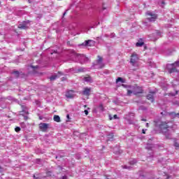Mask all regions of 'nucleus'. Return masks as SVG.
Returning <instances> with one entry per match:
<instances>
[{"label": "nucleus", "mask_w": 179, "mask_h": 179, "mask_svg": "<svg viewBox=\"0 0 179 179\" xmlns=\"http://www.w3.org/2000/svg\"><path fill=\"white\" fill-rule=\"evenodd\" d=\"M138 61H139V56L135 52H134L130 56V64H131L132 66H135L136 64H138Z\"/></svg>", "instance_id": "nucleus-4"}, {"label": "nucleus", "mask_w": 179, "mask_h": 179, "mask_svg": "<svg viewBox=\"0 0 179 179\" xmlns=\"http://www.w3.org/2000/svg\"><path fill=\"white\" fill-rule=\"evenodd\" d=\"M99 108L100 111H104V106L103 105V103H101L99 106Z\"/></svg>", "instance_id": "nucleus-19"}, {"label": "nucleus", "mask_w": 179, "mask_h": 179, "mask_svg": "<svg viewBox=\"0 0 179 179\" xmlns=\"http://www.w3.org/2000/svg\"><path fill=\"white\" fill-rule=\"evenodd\" d=\"M84 80L85 82H90L92 80V78H90V76L85 77Z\"/></svg>", "instance_id": "nucleus-18"}, {"label": "nucleus", "mask_w": 179, "mask_h": 179, "mask_svg": "<svg viewBox=\"0 0 179 179\" xmlns=\"http://www.w3.org/2000/svg\"><path fill=\"white\" fill-rule=\"evenodd\" d=\"M103 62V57L98 56L97 64H101Z\"/></svg>", "instance_id": "nucleus-17"}, {"label": "nucleus", "mask_w": 179, "mask_h": 179, "mask_svg": "<svg viewBox=\"0 0 179 179\" xmlns=\"http://www.w3.org/2000/svg\"><path fill=\"white\" fill-rule=\"evenodd\" d=\"M57 73H58V75L55 74V75L50 76V80L51 81L55 80V79H57V78H59V76H62L64 75V73H63L62 72H61V71H58Z\"/></svg>", "instance_id": "nucleus-7"}, {"label": "nucleus", "mask_w": 179, "mask_h": 179, "mask_svg": "<svg viewBox=\"0 0 179 179\" xmlns=\"http://www.w3.org/2000/svg\"><path fill=\"white\" fill-rule=\"evenodd\" d=\"M11 1H15V0H11Z\"/></svg>", "instance_id": "nucleus-45"}, {"label": "nucleus", "mask_w": 179, "mask_h": 179, "mask_svg": "<svg viewBox=\"0 0 179 179\" xmlns=\"http://www.w3.org/2000/svg\"><path fill=\"white\" fill-rule=\"evenodd\" d=\"M31 68H33L34 69H37V68H38V66H31Z\"/></svg>", "instance_id": "nucleus-27"}, {"label": "nucleus", "mask_w": 179, "mask_h": 179, "mask_svg": "<svg viewBox=\"0 0 179 179\" xmlns=\"http://www.w3.org/2000/svg\"><path fill=\"white\" fill-rule=\"evenodd\" d=\"M91 90H92V88H89V87L84 88V90L83 91V96H86L87 97H89V96H90Z\"/></svg>", "instance_id": "nucleus-8"}, {"label": "nucleus", "mask_w": 179, "mask_h": 179, "mask_svg": "<svg viewBox=\"0 0 179 179\" xmlns=\"http://www.w3.org/2000/svg\"><path fill=\"white\" fill-rule=\"evenodd\" d=\"M122 87H125L126 89H131V90H127V96H131V94H134V96H136L137 97H141L142 94H143V88L142 87H139L138 85H128L125 84L122 85Z\"/></svg>", "instance_id": "nucleus-1"}, {"label": "nucleus", "mask_w": 179, "mask_h": 179, "mask_svg": "<svg viewBox=\"0 0 179 179\" xmlns=\"http://www.w3.org/2000/svg\"><path fill=\"white\" fill-rule=\"evenodd\" d=\"M84 113H85V115H89V111L87 110H85Z\"/></svg>", "instance_id": "nucleus-24"}, {"label": "nucleus", "mask_w": 179, "mask_h": 179, "mask_svg": "<svg viewBox=\"0 0 179 179\" xmlns=\"http://www.w3.org/2000/svg\"><path fill=\"white\" fill-rule=\"evenodd\" d=\"M118 82H121L122 83H125V80H124L122 78L118 77L116 79V83H118Z\"/></svg>", "instance_id": "nucleus-16"}, {"label": "nucleus", "mask_w": 179, "mask_h": 179, "mask_svg": "<svg viewBox=\"0 0 179 179\" xmlns=\"http://www.w3.org/2000/svg\"><path fill=\"white\" fill-rule=\"evenodd\" d=\"M172 96H175V94H172Z\"/></svg>", "instance_id": "nucleus-44"}, {"label": "nucleus", "mask_w": 179, "mask_h": 179, "mask_svg": "<svg viewBox=\"0 0 179 179\" xmlns=\"http://www.w3.org/2000/svg\"><path fill=\"white\" fill-rule=\"evenodd\" d=\"M84 107H87V106L85 105Z\"/></svg>", "instance_id": "nucleus-42"}, {"label": "nucleus", "mask_w": 179, "mask_h": 179, "mask_svg": "<svg viewBox=\"0 0 179 179\" xmlns=\"http://www.w3.org/2000/svg\"><path fill=\"white\" fill-rule=\"evenodd\" d=\"M147 16H148V19L150 22H155L156 19H157V15L156 14H153L150 12H148L146 13Z\"/></svg>", "instance_id": "nucleus-6"}, {"label": "nucleus", "mask_w": 179, "mask_h": 179, "mask_svg": "<svg viewBox=\"0 0 179 179\" xmlns=\"http://www.w3.org/2000/svg\"><path fill=\"white\" fill-rule=\"evenodd\" d=\"M145 45V42L142 41V39H140L136 43V47H142L143 45Z\"/></svg>", "instance_id": "nucleus-13"}, {"label": "nucleus", "mask_w": 179, "mask_h": 179, "mask_svg": "<svg viewBox=\"0 0 179 179\" xmlns=\"http://www.w3.org/2000/svg\"><path fill=\"white\" fill-rule=\"evenodd\" d=\"M129 164H131V166H134V164H136V159H132L131 161H130Z\"/></svg>", "instance_id": "nucleus-20"}, {"label": "nucleus", "mask_w": 179, "mask_h": 179, "mask_svg": "<svg viewBox=\"0 0 179 179\" xmlns=\"http://www.w3.org/2000/svg\"><path fill=\"white\" fill-rule=\"evenodd\" d=\"M2 171V167L0 166V173Z\"/></svg>", "instance_id": "nucleus-36"}, {"label": "nucleus", "mask_w": 179, "mask_h": 179, "mask_svg": "<svg viewBox=\"0 0 179 179\" xmlns=\"http://www.w3.org/2000/svg\"><path fill=\"white\" fill-rule=\"evenodd\" d=\"M141 121H145V122H146L147 120H146V119H141Z\"/></svg>", "instance_id": "nucleus-34"}, {"label": "nucleus", "mask_w": 179, "mask_h": 179, "mask_svg": "<svg viewBox=\"0 0 179 179\" xmlns=\"http://www.w3.org/2000/svg\"><path fill=\"white\" fill-rule=\"evenodd\" d=\"M178 91H176V94H178Z\"/></svg>", "instance_id": "nucleus-41"}, {"label": "nucleus", "mask_w": 179, "mask_h": 179, "mask_svg": "<svg viewBox=\"0 0 179 179\" xmlns=\"http://www.w3.org/2000/svg\"><path fill=\"white\" fill-rule=\"evenodd\" d=\"M109 120L111 121L113 120V117L111 115H109Z\"/></svg>", "instance_id": "nucleus-32"}, {"label": "nucleus", "mask_w": 179, "mask_h": 179, "mask_svg": "<svg viewBox=\"0 0 179 179\" xmlns=\"http://www.w3.org/2000/svg\"><path fill=\"white\" fill-rule=\"evenodd\" d=\"M15 132H20L21 129H20V127H17L15 128Z\"/></svg>", "instance_id": "nucleus-21"}, {"label": "nucleus", "mask_w": 179, "mask_h": 179, "mask_svg": "<svg viewBox=\"0 0 179 179\" xmlns=\"http://www.w3.org/2000/svg\"><path fill=\"white\" fill-rule=\"evenodd\" d=\"M153 94H155V92H151L150 94H148L147 95L148 100H150L151 103H153V101H155V98L153 96Z\"/></svg>", "instance_id": "nucleus-9"}, {"label": "nucleus", "mask_w": 179, "mask_h": 179, "mask_svg": "<svg viewBox=\"0 0 179 179\" xmlns=\"http://www.w3.org/2000/svg\"><path fill=\"white\" fill-rule=\"evenodd\" d=\"M108 138L109 139H113V138H114V134H110L108 135Z\"/></svg>", "instance_id": "nucleus-23"}, {"label": "nucleus", "mask_w": 179, "mask_h": 179, "mask_svg": "<svg viewBox=\"0 0 179 179\" xmlns=\"http://www.w3.org/2000/svg\"><path fill=\"white\" fill-rule=\"evenodd\" d=\"M53 120L54 121H55V122H61V117H59V115H55L53 117Z\"/></svg>", "instance_id": "nucleus-15"}, {"label": "nucleus", "mask_w": 179, "mask_h": 179, "mask_svg": "<svg viewBox=\"0 0 179 179\" xmlns=\"http://www.w3.org/2000/svg\"><path fill=\"white\" fill-rule=\"evenodd\" d=\"M66 118L69 119V115H66Z\"/></svg>", "instance_id": "nucleus-37"}, {"label": "nucleus", "mask_w": 179, "mask_h": 179, "mask_svg": "<svg viewBox=\"0 0 179 179\" xmlns=\"http://www.w3.org/2000/svg\"><path fill=\"white\" fill-rule=\"evenodd\" d=\"M62 179H68V176H64L62 177Z\"/></svg>", "instance_id": "nucleus-31"}, {"label": "nucleus", "mask_w": 179, "mask_h": 179, "mask_svg": "<svg viewBox=\"0 0 179 179\" xmlns=\"http://www.w3.org/2000/svg\"><path fill=\"white\" fill-rule=\"evenodd\" d=\"M67 44H69V42H67Z\"/></svg>", "instance_id": "nucleus-43"}, {"label": "nucleus", "mask_w": 179, "mask_h": 179, "mask_svg": "<svg viewBox=\"0 0 179 179\" xmlns=\"http://www.w3.org/2000/svg\"><path fill=\"white\" fill-rule=\"evenodd\" d=\"M175 146H176V148H178V147H179L178 143H175Z\"/></svg>", "instance_id": "nucleus-30"}, {"label": "nucleus", "mask_w": 179, "mask_h": 179, "mask_svg": "<svg viewBox=\"0 0 179 179\" xmlns=\"http://www.w3.org/2000/svg\"><path fill=\"white\" fill-rule=\"evenodd\" d=\"M113 118H114L115 120H118V116H117V115H113Z\"/></svg>", "instance_id": "nucleus-25"}, {"label": "nucleus", "mask_w": 179, "mask_h": 179, "mask_svg": "<svg viewBox=\"0 0 179 179\" xmlns=\"http://www.w3.org/2000/svg\"><path fill=\"white\" fill-rule=\"evenodd\" d=\"M39 120H43V118H41V117H39Z\"/></svg>", "instance_id": "nucleus-39"}, {"label": "nucleus", "mask_w": 179, "mask_h": 179, "mask_svg": "<svg viewBox=\"0 0 179 179\" xmlns=\"http://www.w3.org/2000/svg\"><path fill=\"white\" fill-rule=\"evenodd\" d=\"M85 45H88V47H93V45H94V41L92 40L85 41Z\"/></svg>", "instance_id": "nucleus-10"}, {"label": "nucleus", "mask_w": 179, "mask_h": 179, "mask_svg": "<svg viewBox=\"0 0 179 179\" xmlns=\"http://www.w3.org/2000/svg\"><path fill=\"white\" fill-rule=\"evenodd\" d=\"M155 127H156V128H159V129H160V131H162L163 132H167V131H169V129L170 128V126H169V122L163 121H155Z\"/></svg>", "instance_id": "nucleus-2"}, {"label": "nucleus", "mask_w": 179, "mask_h": 179, "mask_svg": "<svg viewBox=\"0 0 179 179\" xmlns=\"http://www.w3.org/2000/svg\"><path fill=\"white\" fill-rule=\"evenodd\" d=\"M84 71H85V70L81 68V69H78L76 72V73H78L79 72H84Z\"/></svg>", "instance_id": "nucleus-22"}, {"label": "nucleus", "mask_w": 179, "mask_h": 179, "mask_svg": "<svg viewBox=\"0 0 179 179\" xmlns=\"http://www.w3.org/2000/svg\"><path fill=\"white\" fill-rule=\"evenodd\" d=\"M66 97L67 99H73L74 97V95L72 93V91H69L66 93Z\"/></svg>", "instance_id": "nucleus-11"}, {"label": "nucleus", "mask_w": 179, "mask_h": 179, "mask_svg": "<svg viewBox=\"0 0 179 179\" xmlns=\"http://www.w3.org/2000/svg\"><path fill=\"white\" fill-rule=\"evenodd\" d=\"M29 27H27V24H20L19 26H18V29H23V30H26V29H28Z\"/></svg>", "instance_id": "nucleus-12"}, {"label": "nucleus", "mask_w": 179, "mask_h": 179, "mask_svg": "<svg viewBox=\"0 0 179 179\" xmlns=\"http://www.w3.org/2000/svg\"><path fill=\"white\" fill-rule=\"evenodd\" d=\"M147 128H149V123H146Z\"/></svg>", "instance_id": "nucleus-33"}, {"label": "nucleus", "mask_w": 179, "mask_h": 179, "mask_svg": "<svg viewBox=\"0 0 179 179\" xmlns=\"http://www.w3.org/2000/svg\"><path fill=\"white\" fill-rule=\"evenodd\" d=\"M12 73L15 76V78H16V79H17L21 75V73L18 71H14L12 72Z\"/></svg>", "instance_id": "nucleus-14"}, {"label": "nucleus", "mask_w": 179, "mask_h": 179, "mask_svg": "<svg viewBox=\"0 0 179 179\" xmlns=\"http://www.w3.org/2000/svg\"><path fill=\"white\" fill-rule=\"evenodd\" d=\"M65 15H66V12L64 13L63 16H65Z\"/></svg>", "instance_id": "nucleus-35"}, {"label": "nucleus", "mask_w": 179, "mask_h": 179, "mask_svg": "<svg viewBox=\"0 0 179 179\" xmlns=\"http://www.w3.org/2000/svg\"><path fill=\"white\" fill-rule=\"evenodd\" d=\"M103 68H104V64H102L101 65V66L99 67L100 69H103Z\"/></svg>", "instance_id": "nucleus-28"}, {"label": "nucleus", "mask_w": 179, "mask_h": 179, "mask_svg": "<svg viewBox=\"0 0 179 179\" xmlns=\"http://www.w3.org/2000/svg\"><path fill=\"white\" fill-rule=\"evenodd\" d=\"M142 134H146V130H145V129H143V130H142Z\"/></svg>", "instance_id": "nucleus-29"}, {"label": "nucleus", "mask_w": 179, "mask_h": 179, "mask_svg": "<svg viewBox=\"0 0 179 179\" xmlns=\"http://www.w3.org/2000/svg\"><path fill=\"white\" fill-rule=\"evenodd\" d=\"M166 139H169V136H166Z\"/></svg>", "instance_id": "nucleus-38"}, {"label": "nucleus", "mask_w": 179, "mask_h": 179, "mask_svg": "<svg viewBox=\"0 0 179 179\" xmlns=\"http://www.w3.org/2000/svg\"><path fill=\"white\" fill-rule=\"evenodd\" d=\"M47 176H49L50 177L51 176V171H48L47 172Z\"/></svg>", "instance_id": "nucleus-26"}, {"label": "nucleus", "mask_w": 179, "mask_h": 179, "mask_svg": "<svg viewBox=\"0 0 179 179\" xmlns=\"http://www.w3.org/2000/svg\"><path fill=\"white\" fill-rule=\"evenodd\" d=\"M176 67L179 68V61L175 62L171 64H167L166 69H168L169 73H174V72H178V70H177Z\"/></svg>", "instance_id": "nucleus-3"}, {"label": "nucleus", "mask_w": 179, "mask_h": 179, "mask_svg": "<svg viewBox=\"0 0 179 179\" xmlns=\"http://www.w3.org/2000/svg\"><path fill=\"white\" fill-rule=\"evenodd\" d=\"M38 128L41 132H47L48 128H50V124L41 122L38 124Z\"/></svg>", "instance_id": "nucleus-5"}, {"label": "nucleus", "mask_w": 179, "mask_h": 179, "mask_svg": "<svg viewBox=\"0 0 179 179\" xmlns=\"http://www.w3.org/2000/svg\"><path fill=\"white\" fill-rule=\"evenodd\" d=\"M124 169H128V167H127V166H124Z\"/></svg>", "instance_id": "nucleus-40"}]
</instances>
